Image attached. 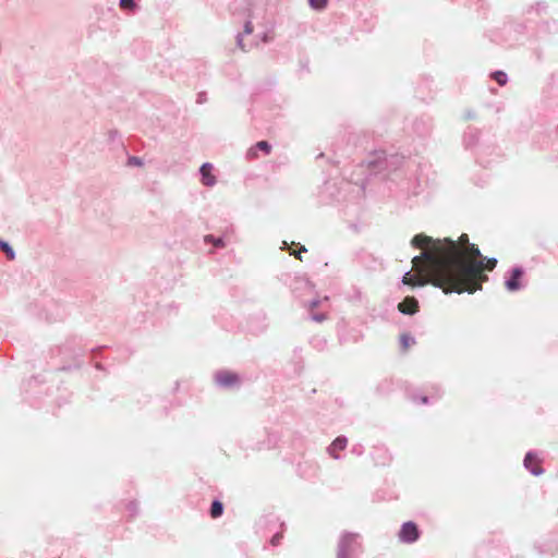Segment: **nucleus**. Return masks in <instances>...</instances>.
<instances>
[{"label":"nucleus","instance_id":"f257e3e1","mask_svg":"<svg viewBox=\"0 0 558 558\" xmlns=\"http://www.w3.org/2000/svg\"><path fill=\"white\" fill-rule=\"evenodd\" d=\"M411 244L423 252L412 259L416 274L407 272L402 278V283L411 287H424L430 283L440 288L445 293L453 292L447 258V253H450L449 250L453 246L448 245L444 239H433L423 233L414 235Z\"/></svg>","mask_w":558,"mask_h":558},{"label":"nucleus","instance_id":"f03ea898","mask_svg":"<svg viewBox=\"0 0 558 558\" xmlns=\"http://www.w3.org/2000/svg\"><path fill=\"white\" fill-rule=\"evenodd\" d=\"M448 245L453 246L447 253L452 288L456 293H474L482 289V283L488 280L485 270L492 271L496 258H483L477 245L470 243L469 235L462 233L458 240L444 238Z\"/></svg>","mask_w":558,"mask_h":558},{"label":"nucleus","instance_id":"7ed1b4c3","mask_svg":"<svg viewBox=\"0 0 558 558\" xmlns=\"http://www.w3.org/2000/svg\"><path fill=\"white\" fill-rule=\"evenodd\" d=\"M420 537V531L414 522H405L399 532V538L404 543H413Z\"/></svg>","mask_w":558,"mask_h":558},{"label":"nucleus","instance_id":"20e7f679","mask_svg":"<svg viewBox=\"0 0 558 558\" xmlns=\"http://www.w3.org/2000/svg\"><path fill=\"white\" fill-rule=\"evenodd\" d=\"M524 466L533 474L541 475L544 470L542 468V460L534 453L529 452L524 458Z\"/></svg>","mask_w":558,"mask_h":558},{"label":"nucleus","instance_id":"39448f33","mask_svg":"<svg viewBox=\"0 0 558 558\" xmlns=\"http://www.w3.org/2000/svg\"><path fill=\"white\" fill-rule=\"evenodd\" d=\"M356 546L360 547V545L356 542V536L345 535L341 539L339 556L347 558L349 556V551L354 550Z\"/></svg>","mask_w":558,"mask_h":558},{"label":"nucleus","instance_id":"423d86ee","mask_svg":"<svg viewBox=\"0 0 558 558\" xmlns=\"http://www.w3.org/2000/svg\"><path fill=\"white\" fill-rule=\"evenodd\" d=\"M398 310L408 315H413L418 311V302L414 296H407L398 304Z\"/></svg>","mask_w":558,"mask_h":558},{"label":"nucleus","instance_id":"0eeeda50","mask_svg":"<svg viewBox=\"0 0 558 558\" xmlns=\"http://www.w3.org/2000/svg\"><path fill=\"white\" fill-rule=\"evenodd\" d=\"M257 150L263 151L265 155H269L271 151V145L267 141H259L247 150V158L253 160L258 158Z\"/></svg>","mask_w":558,"mask_h":558},{"label":"nucleus","instance_id":"6e6552de","mask_svg":"<svg viewBox=\"0 0 558 558\" xmlns=\"http://www.w3.org/2000/svg\"><path fill=\"white\" fill-rule=\"evenodd\" d=\"M216 380L219 385L229 387L238 384L239 378L235 374L230 372H220L216 375Z\"/></svg>","mask_w":558,"mask_h":558},{"label":"nucleus","instance_id":"1a4fd4ad","mask_svg":"<svg viewBox=\"0 0 558 558\" xmlns=\"http://www.w3.org/2000/svg\"><path fill=\"white\" fill-rule=\"evenodd\" d=\"M213 171V165L210 163H204L201 167V174H202V183L207 186H213L216 183V178L211 173Z\"/></svg>","mask_w":558,"mask_h":558},{"label":"nucleus","instance_id":"9d476101","mask_svg":"<svg viewBox=\"0 0 558 558\" xmlns=\"http://www.w3.org/2000/svg\"><path fill=\"white\" fill-rule=\"evenodd\" d=\"M347 444H348L347 438H344V437H337L332 441L330 447L328 448L329 454L332 458L338 459L339 458V452L345 449Z\"/></svg>","mask_w":558,"mask_h":558},{"label":"nucleus","instance_id":"9b49d317","mask_svg":"<svg viewBox=\"0 0 558 558\" xmlns=\"http://www.w3.org/2000/svg\"><path fill=\"white\" fill-rule=\"evenodd\" d=\"M523 271L520 268H514L511 272V278L506 281V287L510 291H517L520 288V279Z\"/></svg>","mask_w":558,"mask_h":558},{"label":"nucleus","instance_id":"f8f14e48","mask_svg":"<svg viewBox=\"0 0 558 558\" xmlns=\"http://www.w3.org/2000/svg\"><path fill=\"white\" fill-rule=\"evenodd\" d=\"M222 512H223L222 504L218 500H215L210 507V517L213 519H217L222 514Z\"/></svg>","mask_w":558,"mask_h":558},{"label":"nucleus","instance_id":"ddd939ff","mask_svg":"<svg viewBox=\"0 0 558 558\" xmlns=\"http://www.w3.org/2000/svg\"><path fill=\"white\" fill-rule=\"evenodd\" d=\"M205 242L213 243L216 247H223L225 243L221 238H214L213 235H206L204 238Z\"/></svg>","mask_w":558,"mask_h":558},{"label":"nucleus","instance_id":"4468645a","mask_svg":"<svg viewBox=\"0 0 558 558\" xmlns=\"http://www.w3.org/2000/svg\"><path fill=\"white\" fill-rule=\"evenodd\" d=\"M494 80L501 86L507 83V75L501 71H497L493 74Z\"/></svg>","mask_w":558,"mask_h":558},{"label":"nucleus","instance_id":"2eb2a0df","mask_svg":"<svg viewBox=\"0 0 558 558\" xmlns=\"http://www.w3.org/2000/svg\"><path fill=\"white\" fill-rule=\"evenodd\" d=\"M328 0H310V5L316 10L325 9Z\"/></svg>","mask_w":558,"mask_h":558},{"label":"nucleus","instance_id":"dca6fc26","mask_svg":"<svg viewBox=\"0 0 558 558\" xmlns=\"http://www.w3.org/2000/svg\"><path fill=\"white\" fill-rule=\"evenodd\" d=\"M1 248L10 260L14 259V252L8 243L1 242Z\"/></svg>","mask_w":558,"mask_h":558},{"label":"nucleus","instance_id":"f3484780","mask_svg":"<svg viewBox=\"0 0 558 558\" xmlns=\"http://www.w3.org/2000/svg\"><path fill=\"white\" fill-rule=\"evenodd\" d=\"M120 7H121V9L133 10L135 8V2H134V0H121Z\"/></svg>","mask_w":558,"mask_h":558},{"label":"nucleus","instance_id":"a211bd4d","mask_svg":"<svg viewBox=\"0 0 558 558\" xmlns=\"http://www.w3.org/2000/svg\"><path fill=\"white\" fill-rule=\"evenodd\" d=\"M281 538H282V534H281V533H277V534H275V535L271 537V539H270L271 545H272V546H277V545H279V543H280Z\"/></svg>","mask_w":558,"mask_h":558},{"label":"nucleus","instance_id":"6ab92c4d","mask_svg":"<svg viewBox=\"0 0 558 558\" xmlns=\"http://www.w3.org/2000/svg\"><path fill=\"white\" fill-rule=\"evenodd\" d=\"M302 252H306V247H305V246H301V247H300V250H299L298 252H293V255H294L298 259L302 260V256H301V253H302Z\"/></svg>","mask_w":558,"mask_h":558},{"label":"nucleus","instance_id":"aec40b11","mask_svg":"<svg viewBox=\"0 0 558 558\" xmlns=\"http://www.w3.org/2000/svg\"><path fill=\"white\" fill-rule=\"evenodd\" d=\"M244 32H245L246 34H251V33L253 32V25H252V23H251V22H247V23L245 24V26H244Z\"/></svg>","mask_w":558,"mask_h":558},{"label":"nucleus","instance_id":"412c9836","mask_svg":"<svg viewBox=\"0 0 558 558\" xmlns=\"http://www.w3.org/2000/svg\"><path fill=\"white\" fill-rule=\"evenodd\" d=\"M238 44H239L240 48L242 50H244V46L242 45V39L241 38L238 39Z\"/></svg>","mask_w":558,"mask_h":558},{"label":"nucleus","instance_id":"4be33fe9","mask_svg":"<svg viewBox=\"0 0 558 558\" xmlns=\"http://www.w3.org/2000/svg\"><path fill=\"white\" fill-rule=\"evenodd\" d=\"M421 402H422V403H424V404H426V403H427V397H422V398H421Z\"/></svg>","mask_w":558,"mask_h":558},{"label":"nucleus","instance_id":"5701e85b","mask_svg":"<svg viewBox=\"0 0 558 558\" xmlns=\"http://www.w3.org/2000/svg\"><path fill=\"white\" fill-rule=\"evenodd\" d=\"M132 161H134V163H136V165L140 163L136 158H133Z\"/></svg>","mask_w":558,"mask_h":558}]
</instances>
